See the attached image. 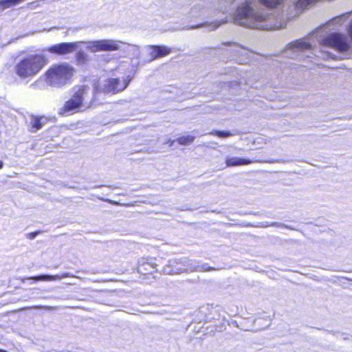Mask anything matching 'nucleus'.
Instances as JSON below:
<instances>
[{
  "label": "nucleus",
  "instance_id": "nucleus-1",
  "mask_svg": "<svg viewBox=\"0 0 352 352\" xmlns=\"http://www.w3.org/2000/svg\"><path fill=\"white\" fill-rule=\"evenodd\" d=\"M47 63L48 59L43 54H29L15 64L14 72L21 79L32 78L36 76Z\"/></svg>",
  "mask_w": 352,
  "mask_h": 352
},
{
  "label": "nucleus",
  "instance_id": "nucleus-2",
  "mask_svg": "<svg viewBox=\"0 0 352 352\" xmlns=\"http://www.w3.org/2000/svg\"><path fill=\"white\" fill-rule=\"evenodd\" d=\"M75 72V68L68 63H56L46 70L43 79L51 87H63L72 82Z\"/></svg>",
  "mask_w": 352,
  "mask_h": 352
},
{
  "label": "nucleus",
  "instance_id": "nucleus-3",
  "mask_svg": "<svg viewBox=\"0 0 352 352\" xmlns=\"http://www.w3.org/2000/svg\"><path fill=\"white\" fill-rule=\"evenodd\" d=\"M85 94V87L79 86L59 109V114L69 116L84 111L86 109L84 104Z\"/></svg>",
  "mask_w": 352,
  "mask_h": 352
},
{
  "label": "nucleus",
  "instance_id": "nucleus-4",
  "mask_svg": "<svg viewBox=\"0 0 352 352\" xmlns=\"http://www.w3.org/2000/svg\"><path fill=\"white\" fill-rule=\"evenodd\" d=\"M131 80L129 76L108 78L105 80L102 91L107 94H117L128 87Z\"/></svg>",
  "mask_w": 352,
  "mask_h": 352
},
{
  "label": "nucleus",
  "instance_id": "nucleus-5",
  "mask_svg": "<svg viewBox=\"0 0 352 352\" xmlns=\"http://www.w3.org/2000/svg\"><path fill=\"white\" fill-rule=\"evenodd\" d=\"M322 43L324 45L332 47L340 52H347L350 49V45L347 42L345 36L338 32H333L327 35Z\"/></svg>",
  "mask_w": 352,
  "mask_h": 352
},
{
  "label": "nucleus",
  "instance_id": "nucleus-6",
  "mask_svg": "<svg viewBox=\"0 0 352 352\" xmlns=\"http://www.w3.org/2000/svg\"><path fill=\"white\" fill-rule=\"evenodd\" d=\"M121 42L111 39H102L89 43L88 47L93 52L117 51L120 48Z\"/></svg>",
  "mask_w": 352,
  "mask_h": 352
},
{
  "label": "nucleus",
  "instance_id": "nucleus-7",
  "mask_svg": "<svg viewBox=\"0 0 352 352\" xmlns=\"http://www.w3.org/2000/svg\"><path fill=\"white\" fill-rule=\"evenodd\" d=\"M81 42L60 43L50 46L47 51L57 56H65L75 52Z\"/></svg>",
  "mask_w": 352,
  "mask_h": 352
},
{
  "label": "nucleus",
  "instance_id": "nucleus-8",
  "mask_svg": "<svg viewBox=\"0 0 352 352\" xmlns=\"http://www.w3.org/2000/svg\"><path fill=\"white\" fill-rule=\"evenodd\" d=\"M136 270L140 275L146 277L157 272V265L153 258H142L138 262Z\"/></svg>",
  "mask_w": 352,
  "mask_h": 352
},
{
  "label": "nucleus",
  "instance_id": "nucleus-9",
  "mask_svg": "<svg viewBox=\"0 0 352 352\" xmlns=\"http://www.w3.org/2000/svg\"><path fill=\"white\" fill-rule=\"evenodd\" d=\"M173 52L171 47L166 45H150L148 56L152 60L165 57Z\"/></svg>",
  "mask_w": 352,
  "mask_h": 352
},
{
  "label": "nucleus",
  "instance_id": "nucleus-10",
  "mask_svg": "<svg viewBox=\"0 0 352 352\" xmlns=\"http://www.w3.org/2000/svg\"><path fill=\"white\" fill-rule=\"evenodd\" d=\"M31 120L30 122L29 131L30 132H36L41 129L45 124L48 121L47 118L44 116L31 115Z\"/></svg>",
  "mask_w": 352,
  "mask_h": 352
},
{
  "label": "nucleus",
  "instance_id": "nucleus-11",
  "mask_svg": "<svg viewBox=\"0 0 352 352\" xmlns=\"http://www.w3.org/2000/svg\"><path fill=\"white\" fill-rule=\"evenodd\" d=\"M253 12L251 6L246 2L239 6L234 12L235 20H242L249 18Z\"/></svg>",
  "mask_w": 352,
  "mask_h": 352
},
{
  "label": "nucleus",
  "instance_id": "nucleus-12",
  "mask_svg": "<svg viewBox=\"0 0 352 352\" xmlns=\"http://www.w3.org/2000/svg\"><path fill=\"white\" fill-rule=\"evenodd\" d=\"M254 160L248 158H241L237 157H228L226 159L225 164L228 167L240 166L249 165Z\"/></svg>",
  "mask_w": 352,
  "mask_h": 352
},
{
  "label": "nucleus",
  "instance_id": "nucleus-13",
  "mask_svg": "<svg viewBox=\"0 0 352 352\" xmlns=\"http://www.w3.org/2000/svg\"><path fill=\"white\" fill-rule=\"evenodd\" d=\"M241 25H243L245 28H254V29H260V30H274L278 28H285L286 25H283L280 24V25H276L274 23H239Z\"/></svg>",
  "mask_w": 352,
  "mask_h": 352
},
{
  "label": "nucleus",
  "instance_id": "nucleus-14",
  "mask_svg": "<svg viewBox=\"0 0 352 352\" xmlns=\"http://www.w3.org/2000/svg\"><path fill=\"white\" fill-rule=\"evenodd\" d=\"M195 137L194 135H182L177 138L175 141L179 144L187 146L192 144L195 141Z\"/></svg>",
  "mask_w": 352,
  "mask_h": 352
},
{
  "label": "nucleus",
  "instance_id": "nucleus-15",
  "mask_svg": "<svg viewBox=\"0 0 352 352\" xmlns=\"http://www.w3.org/2000/svg\"><path fill=\"white\" fill-rule=\"evenodd\" d=\"M75 59L77 65H82L87 63L88 56L85 52L79 51L76 54Z\"/></svg>",
  "mask_w": 352,
  "mask_h": 352
},
{
  "label": "nucleus",
  "instance_id": "nucleus-16",
  "mask_svg": "<svg viewBox=\"0 0 352 352\" xmlns=\"http://www.w3.org/2000/svg\"><path fill=\"white\" fill-rule=\"evenodd\" d=\"M25 279L28 280H34V281H39V280H43V281H50V280H54L56 279V276H52V275H39L36 276H31L26 278Z\"/></svg>",
  "mask_w": 352,
  "mask_h": 352
},
{
  "label": "nucleus",
  "instance_id": "nucleus-17",
  "mask_svg": "<svg viewBox=\"0 0 352 352\" xmlns=\"http://www.w3.org/2000/svg\"><path fill=\"white\" fill-rule=\"evenodd\" d=\"M214 136L221 138H228L233 135V133L229 131H214L211 133Z\"/></svg>",
  "mask_w": 352,
  "mask_h": 352
},
{
  "label": "nucleus",
  "instance_id": "nucleus-18",
  "mask_svg": "<svg viewBox=\"0 0 352 352\" xmlns=\"http://www.w3.org/2000/svg\"><path fill=\"white\" fill-rule=\"evenodd\" d=\"M316 0H298L296 3V8L298 9H305L307 6L311 3L314 2Z\"/></svg>",
  "mask_w": 352,
  "mask_h": 352
},
{
  "label": "nucleus",
  "instance_id": "nucleus-19",
  "mask_svg": "<svg viewBox=\"0 0 352 352\" xmlns=\"http://www.w3.org/2000/svg\"><path fill=\"white\" fill-rule=\"evenodd\" d=\"M261 1L263 5L269 8H275L280 4L283 0H261Z\"/></svg>",
  "mask_w": 352,
  "mask_h": 352
},
{
  "label": "nucleus",
  "instance_id": "nucleus-20",
  "mask_svg": "<svg viewBox=\"0 0 352 352\" xmlns=\"http://www.w3.org/2000/svg\"><path fill=\"white\" fill-rule=\"evenodd\" d=\"M293 45L294 47L302 50H309L311 48V45L310 43L303 41H297L293 44Z\"/></svg>",
  "mask_w": 352,
  "mask_h": 352
},
{
  "label": "nucleus",
  "instance_id": "nucleus-21",
  "mask_svg": "<svg viewBox=\"0 0 352 352\" xmlns=\"http://www.w3.org/2000/svg\"><path fill=\"white\" fill-rule=\"evenodd\" d=\"M38 232H30L28 234V236L30 239H33L38 234Z\"/></svg>",
  "mask_w": 352,
  "mask_h": 352
},
{
  "label": "nucleus",
  "instance_id": "nucleus-22",
  "mask_svg": "<svg viewBox=\"0 0 352 352\" xmlns=\"http://www.w3.org/2000/svg\"><path fill=\"white\" fill-rule=\"evenodd\" d=\"M347 33L349 36H350L351 41H352V23H350L348 29H347Z\"/></svg>",
  "mask_w": 352,
  "mask_h": 352
},
{
  "label": "nucleus",
  "instance_id": "nucleus-23",
  "mask_svg": "<svg viewBox=\"0 0 352 352\" xmlns=\"http://www.w3.org/2000/svg\"><path fill=\"white\" fill-rule=\"evenodd\" d=\"M103 201H106V202H108V203H110V204H117V202L116 201H112L109 199H102Z\"/></svg>",
  "mask_w": 352,
  "mask_h": 352
},
{
  "label": "nucleus",
  "instance_id": "nucleus-24",
  "mask_svg": "<svg viewBox=\"0 0 352 352\" xmlns=\"http://www.w3.org/2000/svg\"><path fill=\"white\" fill-rule=\"evenodd\" d=\"M205 23H197L195 25H193L192 28H200L203 25H204Z\"/></svg>",
  "mask_w": 352,
  "mask_h": 352
},
{
  "label": "nucleus",
  "instance_id": "nucleus-25",
  "mask_svg": "<svg viewBox=\"0 0 352 352\" xmlns=\"http://www.w3.org/2000/svg\"><path fill=\"white\" fill-rule=\"evenodd\" d=\"M3 162L1 160H0V169H1L3 168Z\"/></svg>",
  "mask_w": 352,
  "mask_h": 352
},
{
  "label": "nucleus",
  "instance_id": "nucleus-26",
  "mask_svg": "<svg viewBox=\"0 0 352 352\" xmlns=\"http://www.w3.org/2000/svg\"><path fill=\"white\" fill-rule=\"evenodd\" d=\"M214 270V268H212V267H210V268L208 269V270Z\"/></svg>",
  "mask_w": 352,
  "mask_h": 352
},
{
  "label": "nucleus",
  "instance_id": "nucleus-27",
  "mask_svg": "<svg viewBox=\"0 0 352 352\" xmlns=\"http://www.w3.org/2000/svg\"><path fill=\"white\" fill-rule=\"evenodd\" d=\"M0 352H6V351L3 350H0Z\"/></svg>",
  "mask_w": 352,
  "mask_h": 352
}]
</instances>
